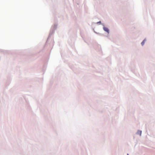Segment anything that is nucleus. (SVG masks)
I'll return each mask as SVG.
<instances>
[{
	"label": "nucleus",
	"mask_w": 155,
	"mask_h": 155,
	"mask_svg": "<svg viewBox=\"0 0 155 155\" xmlns=\"http://www.w3.org/2000/svg\"><path fill=\"white\" fill-rule=\"evenodd\" d=\"M146 41V39H144L141 42V44L142 46H143L144 45Z\"/></svg>",
	"instance_id": "obj_4"
},
{
	"label": "nucleus",
	"mask_w": 155,
	"mask_h": 155,
	"mask_svg": "<svg viewBox=\"0 0 155 155\" xmlns=\"http://www.w3.org/2000/svg\"><path fill=\"white\" fill-rule=\"evenodd\" d=\"M127 155H129L128 153H127Z\"/></svg>",
	"instance_id": "obj_8"
},
{
	"label": "nucleus",
	"mask_w": 155,
	"mask_h": 155,
	"mask_svg": "<svg viewBox=\"0 0 155 155\" xmlns=\"http://www.w3.org/2000/svg\"><path fill=\"white\" fill-rule=\"evenodd\" d=\"M4 52H7V51H3ZM4 53H5V52H4Z\"/></svg>",
	"instance_id": "obj_7"
},
{
	"label": "nucleus",
	"mask_w": 155,
	"mask_h": 155,
	"mask_svg": "<svg viewBox=\"0 0 155 155\" xmlns=\"http://www.w3.org/2000/svg\"><path fill=\"white\" fill-rule=\"evenodd\" d=\"M96 23L97 24H99L100 25V24H101V21H98Z\"/></svg>",
	"instance_id": "obj_5"
},
{
	"label": "nucleus",
	"mask_w": 155,
	"mask_h": 155,
	"mask_svg": "<svg viewBox=\"0 0 155 155\" xmlns=\"http://www.w3.org/2000/svg\"><path fill=\"white\" fill-rule=\"evenodd\" d=\"M102 25L103 26V29L104 30L109 34L110 32V31L108 28L105 27L104 24H102Z\"/></svg>",
	"instance_id": "obj_2"
},
{
	"label": "nucleus",
	"mask_w": 155,
	"mask_h": 155,
	"mask_svg": "<svg viewBox=\"0 0 155 155\" xmlns=\"http://www.w3.org/2000/svg\"><path fill=\"white\" fill-rule=\"evenodd\" d=\"M94 32H95V33H96V34H100L99 33H97V32H95V31H94Z\"/></svg>",
	"instance_id": "obj_6"
},
{
	"label": "nucleus",
	"mask_w": 155,
	"mask_h": 155,
	"mask_svg": "<svg viewBox=\"0 0 155 155\" xmlns=\"http://www.w3.org/2000/svg\"><path fill=\"white\" fill-rule=\"evenodd\" d=\"M141 134L142 131L139 130H138L137 132L136 133L137 134L139 135L140 136H141Z\"/></svg>",
	"instance_id": "obj_3"
},
{
	"label": "nucleus",
	"mask_w": 155,
	"mask_h": 155,
	"mask_svg": "<svg viewBox=\"0 0 155 155\" xmlns=\"http://www.w3.org/2000/svg\"><path fill=\"white\" fill-rule=\"evenodd\" d=\"M57 24L56 23L54 24L53 26H52L48 39L50 38L52 35L54 33L55 31L57 28Z\"/></svg>",
	"instance_id": "obj_1"
}]
</instances>
